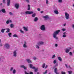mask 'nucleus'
Masks as SVG:
<instances>
[{"label":"nucleus","instance_id":"obj_1","mask_svg":"<svg viewBox=\"0 0 74 74\" xmlns=\"http://www.w3.org/2000/svg\"><path fill=\"white\" fill-rule=\"evenodd\" d=\"M60 32V30H59L55 31L53 33V38H55L56 40H58V38L56 37V36H57V35H58V34H59Z\"/></svg>","mask_w":74,"mask_h":74},{"label":"nucleus","instance_id":"obj_2","mask_svg":"<svg viewBox=\"0 0 74 74\" xmlns=\"http://www.w3.org/2000/svg\"><path fill=\"white\" fill-rule=\"evenodd\" d=\"M40 29L41 30L45 31V25H42L40 26Z\"/></svg>","mask_w":74,"mask_h":74},{"label":"nucleus","instance_id":"obj_3","mask_svg":"<svg viewBox=\"0 0 74 74\" xmlns=\"http://www.w3.org/2000/svg\"><path fill=\"white\" fill-rule=\"evenodd\" d=\"M13 56L16 57L17 56V50H14L13 53Z\"/></svg>","mask_w":74,"mask_h":74},{"label":"nucleus","instance_id":"obj_4","mask_svg":"<svg viewBox=\"0 0 74 74\" xmlns=\"http://www.w3.org/2000/svg\"><path fill=\"white\" fill-rule=\"evenodd\" d=\"M4 47L7 49H9L10 48V46L8 43H6L4 45Z\"/></svg>","mask_w":74,"mask_h":74},{"label":"nucleus","instance_id":"obj_5","mask_svg":"<svg viewBox=\"0 0 74 74\" xmlns=\"http://www.w3.org/2000/svg\"><path fill=\"white\" fill-rule=\"evenodd\" d=\"M65 18L66 19H69V14L67 13H65Z\"/></svg>","mask_w":74,"mask_h":74},{"label":"nucleus","instance_id":"obj_6","mask_svg":"<svg viewBox=\"0 0 74 74\" xmlns=\"http://www.w3.org/2000/svg\"><path fill=\"white\" fill-rule=\"evenodd\" d=\"M25 13L26 14H29L30 15L33 14V12L27 11L25 12Z\"/></svg>","mask_w":74,"mask_h":74},{"label":"nucleus","instance_id":"obj_7","mask_svg":"<svg viewBox=\"0 0 74 74\" xmlns=\"http://www.w3.org/2000/svg\"><path fill=\"white\" fill-rule=\"evenodd\" d=\"M71 49V48H66L65 49V52L67 53H69L70 52V51Z\"/></svg>","mask_w":74,"mask_h":74},{"label":"nucleus","instance_id":"obj_8","mask_svg":"<svg viewBox=\"0 0 74 74\" xmlns=\"http://www.w3.org/2000/svg\"><path fill=\"white\" fill-rule=\"evenodd\" d=\"M15 7L16 9H18L19 7V3H16L15 5Z\"/></svg>","mask_w":74,"mask_h":74},{"label":"nucleus","instance_id":"obj_9","mask_svg":"<svg viewBox=\"0 0 74 74\" xmlns=\"http://www.w3.org/2000/svg\"><path fill=\"white\" fill-rule=\"evenodd\" d=\"M44 44V42L42 41H40L38 43V45H43Z\"/></svg>","mask_w":74,"mask_h":74},{"label":"nucleus","instance_id":"obj_10","mask_svg":"<svg viewBox=\"0 0 74 74\" xmlns=\"http://www.w3.org/2000/svg\"><path fill=\"white\" fill-rule=\"evenodd\" d=\"M10 3H11V0H7V6H10Z\"/></svg>","mask_w":74,"mask_h":74},{"label":"nucleus","instance_id":"obj_11","mask_svg":"<svg viewBox=\"0 0 74 74\" xmlns=\"http://www.w3.org/2000/svg\"><path fill=\"white\" fill-rule=\"evenodd\" d=\"M66 32H64L63 33V35L62 36V37H63V38H65L66 37H67V35H66Z\"/></svg>","mask_w":74,"mask_h":74},{"label":"nucleus","instance_id":"obj_12","mask_svg":"<svg viewBox=\"0 0 74 74\" xmlns=\"http://www.w3.org/2000/svg\"><path fill=\"white\" fill-rule=\"evenodd\" d=\"M43 68H45V69H47L48 67V65H47L45 66V64L44 63L42 65Z\"/></svg>","mask_w":74,"mask_h":74},{"label":"nucleus","instance_id":"obj_13","mask_svg":"<svg viewBox=\"0 0 74 74\" xmlns=\"http://www.w3.org/2000/svg\"><path fill=\"white\" fill-rule=\"evenodd\" d=\"M30 68L31 69H35V67L33 66L32 64H29Z\"/></svg>","mask_w":74,"mask_h":74},{"label":"nucleus","instance_id":"obj_14","mask_svg":"<svg viewBox=\"0 0 74 74\" xmlns=\"http://www.w3.org/2000/svg\"><path fill=\"white\" fill-rule=\"evenodd\" d=\"M12 21L11 20H8L6 21L7 24H9L10 23H12Z\"/></svg>","mask_w":74,"mask_h":74},{"label":"nucleus","instance_id":"obj_15","mask_svg":"<svg viewBox=\"0 0 74 74\" xmlns=\"http://www.w3.org/2000/svg\"><path fill=\"white\" fill-rule=\"evenodd\" d=\"M54 12L56 14H58L59 12H58V9H55L54 10Z\"/></svg>","mask_w":74,"mask_h":74},{"label":"nucleus","instance_id":"obj_16","mask_svg":"<svg viewBox=\"0 0 74 74\" xmlns=\"http://www.w3.org/2000/svg\"><path fill=\"white\" fill-rule=\"evenodd\" d=\"M43 18L45 19V20H47L48 18H49V17H48V16H43Z\"/></svg>","mask_w":74,"mask_h":74},{"label":"nucleus","instance_id":"obj_17","mask_svg":"<svg viewBox=\"0 0 74 74\" xmlns=\"http://www.w3.org/2000/svg\"><path fill=\"white\" fill-rule=\"evenodd\" d=\"M23 47L24 48H27V45H26V42H24V44L23 45Z\"/></svg>","mask_w":74,"mask_h":74},{"label":"nucleus","instance_id":"obj_18","mask_svg":"<svg viewBox=\"0 0 74 74\" xmlns=\"http://www.w3.org/2000/svg\"><path fill=\"white\" fill-rule=\"evenodd\" d=\"M23 29L25 31H26V32H27V31H28L27 27H23Z\"/></svg>","mask_w":74,"mask_h":74},{"label":"nucleus","instance_id":"obj_19","mask_svg":"<svg viewBox=\"0 0 74 74\" xmlns=\"http://www.w3.org/2000/svg\"><path fill=\"white\" fill-rule=\"evenodd\" d=\"M26 61L29 63H32V61L29 59H27Z\"/></svg>","mask_w":74,"mask_h":74},{"label":"nucleus","instance_id":"obj_20","mask_svg":"<svg viewBox=\"0 0 74 74\" xmlns=\"http://www.w3.org/2000/svg\"><path fill=\"white\" fill-rule=\"evenodd\" d=\"M1 12L3 13H6V11H5V10L4 9H3L1 10Z\"/></svg>","mask_w":74,"mask_h":74},{"label":"nucleus","instance_id":"obj_21","mask_svg":"<svg viewBox=\"0 0 74 74\" xmlns=\"http://www.w3.org/2000/svg\"><path fill=\"white\" fill-rule=\"evenodd\" d=\"M38 20V18L37 17H35L34 19V22H37Z\"/></svg>","mask_w":74,"mask_h":74},{"label":"nucleus","instance_id":"obj_22","mask_svg":"<svg viewBox=\"0 0 74 74\" xmlns=\"http://www.w3.org/2000/svg\"><path fill=\"white\" fill-rule=\"evenodd\" d=\"M21 67L22 68H23L24 70H26L27 69L26 67L24 65H21Z\"/></svg>","mask_w":74,"mask_h":74},{"label":"nucleus","instance_id":"obj_23","mask_svg":"<svg viewBox=\"0 0 74 74\" xmlns=\"http://www.w3.org/2000/svg\"><path fill=\"white\" fill-rule=\"evenodd\" d=\"M4 59V58L3 56H2L0 58V61H1L2 62V61H3V59Z\"/></svg>","mask_w":74,"mask_h":74},{"label":"nucleus","instance_id":"obj_24","mask_svg":"<svg viewBox=\"0 0 74 74\" xmlns=\"http://www.w3.org/2000/svg\"><path fill=\"white\" fill-rule=\"evenodd\" d=\"M10 27L11 28H13V27H14V24H11L10 25Z\"/></svg>","mask_w":74,"mask_h":74},{"label":"nucleus","instance_id":"obj_25","mask_svg":"<svg viewBox=\"0 0 74 74\" xmlns=\"http://www.w3.org/2000/svg\"><path fill=\"white\" fill-rule=\"evenodd\" d=\"M58 58L59 60V61H60V62H62V58L60 57H58Z\"/></svg>","mask_w":74,"mask_h":74},{"label":"nucleus","instance_id":"obj_26","mask_svg":"<svg viewBox=\"0 0 74 74\" xmlns=\"http://www.w3.org/2000/svg\"><path fill=\"white\" fill-rule=\"evenodd\" d=\"M54 72L56 74H59V73L57 72V69L56 68H55L54 69Z\"/></svg>","mask_w":74,"mask_h":74},{"label":"nucleus","instance_id":"obj_27","mask_svg":"<svg viewBox=\"0 0 74 74\" xmlns=\"http://www.w3.org/2000/svg\"><path fill=\"white\" fill-rule=\"evenodd\" d=\"M36 15V13H35L32 14V17H33V18H35Z\"/></svg>","mask_w":74,"mask_h":74},{"label":"nucleus","instance_id":"obj_28","mask_svg":"<svg viewBox=\"0 0 74 74\" xmlns=\"http://www.w3.org/2000/svg\"><path fill=\"white\" fill-rule=\"evenodd\" d=\"M39 45H36V47L37 49H40V47L39 46Z\"/></svg>","mask_w":74,"mask_h":74},{"label":"nucleus","instance_id":"obj_29","mask_svg":"<svg viewBox=\"0 0 74 74\" xmlns=\"http://www.w3.org/2000/svg\"><path fill=\"white\" fill-rule=\"evenodd\" d=\"M33 59L34 60H36L37 59V57H35V56H34L33 57Z\"/></svg>","mask_w":74,"mask_h":74},{"label":"nucleus","instance_id":"obj_30","mask_svg":"<svg viewBox=\"0 0 74 74\" xmlns=\"http://www.w3.org/2000/svg\"><path fill=\"white\" fill-rule=\"evenodd\" d=\"M13 36L14 37H18V35L15 34L13 35Z\"/></svg>","mask_w":74,"mask_h":74},{"label":"nucleus","instance_id":"obj_31","mask_svg":"<svg viewBox=\"0 0 74 74\" xmlns=\"http://www.w3.org/2000/svg\"><path fill=\"white\" fill-rule=\"evenodd\" d=\"M4 30H5V29H2L1 30V32H2V33H4Z\"/></svg>","mask_w":74,"mask_h":74},{"label":"nucleus","instance_id":"obj_32","mask_svg":"<svg viewBox=\"0 0 74 74\" xmlns=\"http://www.w3.org/2000/svg\"><path fill=\"white\" fill-rule=\"evenodd\" d=\"M57 62V60H55L53 61V63L54 64H56Z\"/></svg>","mask_w":74,"mask_h":74},{"label":"nucleus","instance_id":"obj_33","mask_svg":"<svg viewBox=\"0 0 74 74\" xmlns=\"http://www.w3.org/2000/svg\"><path fill=\"white\" fill-rule=\"evenodd\" d=\"M12 34V33H9L8 34V35L9 37H11Z\"/></svg>","mask_w":74,"mask_h":74},{"label":"nucleus","instance_id":"obj_34","mask_svg":"<svg viewBox=\"0 0 74 74\" xmlns=\"http://www.w3.org/2000/svg\"><path fill=\"white\" fill-rule=\"evenodd\" d=\"M12 73L14 74H15L16 73V70L15 69H14L12 71Z\"/></svg>","mask_w":74,"mask_h":74},{"label":"nucleus","instance_id":"obj_35","mask_svg":"<svg viewBox=\"0 0 74 74\" xmlns=\"http://www.w3.org/2000/svg\"><path fill=\"white\" fill-rule=\"evenodd\" d=\"M6 30H7V31H6V33H9V32H10V29L7 28Z\"/></svg>","mask_w":74,"mask_h":74},{"label":"nucleus","instance_id":"obj_36","mask_svg":"<svg viewBox=\"0 0 74 74\" xmlns=\"http://www.w3.org/2000/svg\"><path fill=\"white\" fill-rule=\"evenodd\" d=\"M28 8L27 9V10H30V5H28Z\"/></svg>","mask_w":74,"mask_h":74},{"label":"nucleus","instance_id":"obj_37","mask_svg":"<svg viewBox=\"0 0 74 74\" xmlns=\"http://www.w3.org/2000/svg\"><path fill=\"white\" fill-rule=\"evenodd\" d=\"M20 32L21 33H22L23 34H24V32L23 31H22V29H20Z\"/></svg>","mask_w":74,"mask_h":74},{"label":"nucleus","instance_id":"obj_38","mask_svg":"<svg viewBox=\"0 0 74 74\" xmlns=\"http://www.w3.org/2000/svg\"><path fill=\"white\" fill-rule=\"evenodd\" d=\"M27 3H30V1L29 0H24Z\"/></svg>","mask_w":74,"mask_h":74},{"label":"nucleus","instance_id":"obj_39","mask_svg":"<svg viewBox=\"0 0 74 74\" xmlns=\"http://www.w3.org/2000/svg\"><path fill=\"white\" fill-rule=\"evenodd\" d=\"M34 70V71L35 72H37V71H38V69H36V68H35V69H33Z\"/></svg>","mask_w":74,"mask_h":74},{"label":"nucleus","instance_id":"obj_40","mask_svg":"<svg viewBox=\"0 0 74 74\" xmlns=\"http://www.w3.org/2000/svg\"><path fill=\"white\" fill-rule=\"evenodd\" d=\"M55 57H56L55 55H54L52 56V59H54V58H55Z\"/></svg>","mask_w":74,"mask_h":74},{"label":"nucleus","instance_id":"obj_41","mask_svg":"<svg viewBox=\"0 0 74 74\" xmlns=\"http://www.w3.org/2000/svg\"><path fill=\"white\" fill-rule=\"evenodd\" d=\"M46 4H48V3H49V1H48V0H46Z\"/></svg>","mask_w":74,"mask_h":74},{"label":"nucleus","instance_id":"obj_42","mask_svg":"<svg viewBox=\"0 0 74 74\" xmlns=\"http://www.w3.org/2000/svg\"><path fill=\"white\" fill-rule=\"evenodd\" d=\"M58 2L59 3H62L63 2V1L62 0H58Z\"/></svg>","mask_w":74,"mask_h":74},{"label":"nucleus","instance_id":"obj_43","mask_svg":"<svg viewBox=\"0 0 74 74\" xmlns=\"http://www.w3.org/2000/svg\"><path fill=\"white\" fill-rule=\"evenodd\" d=\"M9 14L10 15H13V13L11 12H10L9 13Z\"/></svg>","mask_w":74,"mask_h":74},{"label":"nucleus","instance_id":"obj_44","mask_svg":"<svg viewBox=\"0 0 74 74\" xmlns=\"http://www.w3.org/2000/svg\"><path fill=\"white\" fill-rule=\"evenodd\" d=\"M71 27L73 28V29H74V24H73L71 25Z\"/></svg>","mask_w":74,"mask_h":74},{"label":"nucleus","instance_id":"obj_45","mask_svg":"<svg viewBox=\"0 0 74 74\" xmlns=\"http://www.w3.org/2000/svg\"><path fill=\"white\" fill-rule=\"evenodd\" d=\"M66 29L63 28L62 29V31H63V32H64V31H66Z\"/></svg>","mask_w":74,"mask_h":74},{"label":"nucleus","instance_id":"obj_46","mask_svg":"<svg viewBox=\"0 0 74 74\" xmlns=\"http://www.w3.org/2000/svg\"><path fill=\"white\" fill-rule=\"evenodd\" d=\"M13 69H14V68H13L12 67H11L10 69V70L11 71H12V70H13Z\"/></svg>","mask_w":74,"mask_h":74},{"label":"nucleus","instance_id":"obj_47","mask_svg":"<svg viewBox=\"0 0 74 74\" xmlns=\"http://www.w3.org/2000/svg\"><path fill=\"white\" fill-rule=\"evenodd\" d=\"M3 3L4 4H5V0H3Z\"/></svg>","mask_w":74,"mask_h":74},{"label":"nucleus","instance_id":"obj_48","mask_svg":"<svg viewBox=\"0 0 74 74\" xmlns=\"http://www.w3.org/2000/svg\"><path fill=\"white\" fill-rule=\"evenodd\" d=\"M68 72L69 74H71V73H72V71H68Z\"/></svg>","mask_w":74,"mask_h":74},{"label":"nucleus","instance_id":"obj_49","mask_svg":"<svg viewBox=\"0 0 74 74\" xmlns=\"http://www.w3.org/2000/svg\"><path fill=\"white\" fill-rule=\"evenodd\" d=\"M69 55H71V56H73V54H72V53L71 52H70Z\"/></svg>","mask_w":74,"mask_h":74},{"label":"nucleus","instance_id":"obj_50","mask_svg":"<svg viewBox=\"0 0 74 74\" xmlns=\"http://www.w3.org/2000/svg\"><path fill=\"white\" fill-rule=\"evenodd\" d=\"M61 73L62 74H66V73L62 71Z\"/></svg>","mask_w":74,"mask_h":74},{"label":"nucleus","instance_id":"obj_51","mask_svg":"<svg viewBox=\"0 0 74 74\" xmlns=\"http://www.w3.org/2000/svg\"><path fill=\"white\" fill-rule=\"evenodd\" d=\"M46 73H47V70L45 72L43 73L44 74H46Z\"/></svg>","mask_w":74,"mask_h":74},{"label":"nucleus","instance_id":"obj_52","mask_svg":"<svg viewBox=\"0 0 74 74\" xmlns=\"http://www.w3.org/2000/svg\"><path fill=\"white\" fill-rule=\"evenodd\" d=\"M58 45L57 44H55V46L56 47H58Z\"/></svg>","mask_w":74,"mask_h":74},{"label":"nucleus","instance_id":"obj_53","mask_svg":"<svg viewBox=\"0 0 74 74\" xmlns=\"http://www.w3.org/2000/svg\"><path fill=\"white\" fill-rule=\"evenodd\" d=\"M55 67H57L58 66V64L57 63L56 64H55Z\"/></svg>","mask_w":74,"mask_h":74},{"label":"nucleus","instance_id":"obj_54","mask_svg":"<svg viewBox=\"0 0 74 74\" xmlns=\"http://www.w3.org/2000/svg\"><path fill=\"white\" fill-rule=\"evenodd\" d=\"M69 68V69H71V68L70 67V65L68 66V68Z\"/></svg>","mask_w":74,"mask_h":74},{"label":"nucleus","instance_id":"obj_55","mask_svg":"<svg viewBox=\"0 0 74 74\" xmlns=\"http://www.w3.org/2000/svg\"><path fill=\"white\" fill-rule=\"evenodd\" d=\"M37 10L38 11H40V8H38L37 9Z\"/></svg>","mask_w":74,"mask_h":74},{"label":"nucleus","instance_id":"obj_56","mask_svg":"<svg viewBox=\"0 0 74 74\" xmlns=\"http://www.w3.org/2000/svg\"><path fill=\"white\" fill-rule=\"evenodd\" d=\"M65 66L66 68H68V66H67V64H65Z\"/></svg>","mask_w":74,"mask_h":74},{"label":"nucleus","instance_id":"obj_57","mask_svg":"<svg viewBox=\"0 0 74 74\" xmlns=\"http://www.w3.org/2000/svg\"><path fill=\"white\" fill-rule=\"evenodd\" d=\"M25 74H29V73H27V72H26V71H25Z\"/></svg>","mask_w":74,"mask_h":74},{"label":"nucleus","instance_id":"obj_58","mask_svg":"<svg viewBox=\"0 0 74 74\" xmlns=\"http://www.w3.org/2000/svg\"><path fill=\"white\" fill-rule=\"evenodd\" d=\"M43 12H44V11H42L40 12L41 14H42Z\"/></svg>","mask_w":74,"mask_h":74},{"label":"nucleus","instance_id":"obj_59","mask_svg":"<svg viewBox=\"0 0 74 74\" xmlns=\"http://www.w3.org/2000/svg\"><path fill=\"white\" fill-rule=\"evenodd\" d=\"M33 74V72H31L30 73H29V74Z\"/></svg>","mask_w":74,"mask_h":74},{"label":"nucleus","instance_id":"obj_60","mask_svg":"<svg viewBox=\"0 0 74 74\" xmlns=\"http://www.w3.org/2000/svg\"><path fill=\"white\" fill-rule=\"evenodd\" d=\"M66 25V23H65L64 24H63V26H65Z\"/></svg>","mask_w":74,"mask_h":74},{"label":"nucleus","instance_id":"obj_61","mask_svg":"<svg viewBox=\"0 0 74 74\" xmlns=\"http://www.w3.org/2000/svg\"><path fill=\"white\" fill-rule=\"evenodd\" d=\"M0 45L1 47H2V46H3V45H2V44H0Z\"/></svg>","mask_w":74,"mask_h":74},{"label":"nucleus","instance_id":"obj_62","mask_svg":"<svg viewBox=\"0 0 74 74\" xmlns=\"http://www.w3.org/2000/svg\"><path fill=\"white\" fill-rule=\"evenodd\" d=\"M0 5H2L3 4V3H0Z\"/></svg>","mask_w":74,"mask_h":74},{"label":"nucleus","instance_id":"obj_63","mask_svg":"<svg viewBox=\"0 0 74 74\" xmlns=\"http://www.w3.org/2000/svg\"><path fill=\"white\" fill-rule=\"evenodd\" d=\"M37 74H40V73H39V72H37Z\"/></svg>","mask_w":74,"mask_h":74},{"label":"nucleus","instance_id":"obj_64","mask_svg":"<svg viewBox=\"0 0 74 74\" xmlns=\"http://www.w3.org/2000/svg\"><path fill=\"white\" fill-rule=\"evenodd\" d=\"M39 36H41V34H39Z\"/></svg>","mask_w":74,"mask_h":74}]
</instances>
